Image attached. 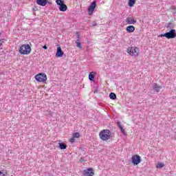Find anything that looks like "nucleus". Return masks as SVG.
Returning a JSON list of instances; mask_svg holds the SVG:
<instances>
[{
    "instance_id": "1",
    "label": "nucleus",
    "mask_w": 176,
    "mask_h": 176,
    "mask_svg": "<svg viewBox=\"0 0 176 176\" xmlns=\"http://www.w3.org/2000/svg\"><path fill=\"white\" fill-rule=\"evenodd\" d=\"M111 135L112 133L109 129H103L99 133V137L102 141H108V140H111Z\"/></svg>"
},
{
    "instance_id": "2",
    "label": "nucleus",
    "mask_w": 176,
    "mask_h": 176,
    "mask_svg": "<svg viewBox=\"0 0 176 176\" xmlns=\"http://www.w3.org/2000/svg\"><path fill=\"white\" fill-rule=\"evenodd\" d=\"M160 38H166V39H174L176 38L175 29H170L169 32L159 35Z\"/></svg>"
},
{
    "instance_id": "3",
    "label": "nucleus",
    "mask_w": 176,
    "mask_h": 176,
    "mask_svg": "<svg viewBox=\"0 0 176 176\" xmlns=\"http://www.w3.org/2000/svg\"><path fill=\"white\" fill-rule=\"evenodd\" d=\"M19 53L21 54H30L31 53V46L24 44L19 47Z\"/></svg>"
},
{
    "instance_id": "4",
    "label": "nucleus",
    "mask_w": 176,
    "mask_h": 176,
    "mask_svg": "<svg viewBox=\"0 0 176 176\" xmlns=\"http://www.w3.org/2000/svg\"><path fill=\"white\" fill-rule=\"evenodd\" d=\"M127 53L129 56H135V57H137L139 55L140 49L137 47H129L127 48Z\"/></svg>"
},
{
    "instance_id": "5",
    "label": "nucleus",
    "mask_w": 176,
    "mask_h": 176,
    "mask_svg": "<svg viewBox=\"0 0 176 176\" xmlns=\"http://www.w3.org/2000/svg\"><path fill=\"white\" fill-rule=\"evenodd\" d=\"M36 82H46L47 80V76L45 73H40L34 76Z\"/></svg>"
},
{
    "instance_id": "6",
    "label": "nucleus",
    "mask_w": 176,
    "mask_h": 176,
    "mask_svg": "<svg viewBox=\"0 0 176 176\" xmlns=\"http://www.w3.org/2000/svg\"><path fill=\"white\" fill-rule=\"evenodd\" d=\"M131 160L133 166H138L141 163V157L138 155H133Z\"/></svg>"
},
{
    "instance_id": "7",
    "label": "nucleus",
    "mask_w": 176,
    "mask_h": 176,
    "mask_svg": "<svg viewBox=\"0 0 176 176\" xmlns=\"http://www.w3.org/2000/svg\"><path fill=\"white\" fill-rule=\"evenodd\" d=\"M97 6V1H94L91 5L89 6L88 8V12L89 16H91V14H93V12H94V10L96 9Z\"/></svg>"
},
{
    "instance_id": "8",
    "label": "nucleus",
    "mask_w": 176,
    "mask_h": 176,
    "mask_svg": "<svg viewBox=\"0 0 176 176\" xmlns=\"http://www.w3.org/2000/svg\"><path fill=\"white\" fill-rule=\"evenodd\" d=\"M82 174L84 176H93L94 175V169L93 168H88L83 170Z\"/></svg>"
},
{
    "instance_id": "9",
    "label": "nucleus",
    "mask_w": 176,
    "mask_h": 176,
    "mask_svg": "<svg viewBox=\"0 0 176 176\" xmlns=\"http://www.w3.org/2000/svg\"><path fill=\"white\" fill-rule=\"evenodd\" d=\"M56 57H63L64 56V52L61 50V47L58 45L57 47L56 53Z\"/></svg>"
},
{
    "instance_id": "10",
    "label": "nucleus",
    "mask_w": 176,
    "mask_h": 176,
    "mask_svg": "<svg viewBox=\"0 0 176 176\" xmlns=\"http://www.w3.org/2000/svg\"><path fill=\"white\" fill-rule=\"evenodd\" d=\"M36 3L39 6H46L47 5V0H36Z\"/></svg>"
},
{
    "instance_id": "11",
    "label": "nucleus",
    "mask_w": 176,
    "mask_h": 176,
    "mask_svg": "<svg viewBox=\"0 0 176 176\" xmlns=\"http://www.w3.org/2000/svg\"><path fill=\"white\" fill-rule=\"evenodd\" d=\"M161 89H162V87L157 85V83L155 82L153 85V90L154 91H156V93H159Z\"/></svg>"
},
{
    "instance_id": "12",
    "label": "nucleus",
    "mask_w": 176,
    "mask_h": 176,
    "mask_svg": "<svg viewBox=\"0 0 176 176\" xmlns=\"http://www.w3.org/2000/svg\"><path fill=\"white\" fill-rule=\"evenodd\" d=\"M126 32H129V34H131V32H134V31H135V27H134V25H130L126 27Z\"/></svg>"
},
{
    "instance_id": "13",
    "label": "nucleus",
    "mask_w": 176,
    "mask_h": 176,
    "mask_svg": "<svg viewBox=\"0 0 176 176\" xmlns=\"http://www.w3.org/2000/svg\"><path fill=\"white\" fill-rule=\"evenodd\" d=\"M127 24H135L137 23V20H135L134 18L127 17L126 20Z\"/></svg>"
},
{
    "instance_id": "14",
    "label": "nucleus",
    "mask_w": 176,
    "mask_h": 176,
    "mask_svg": "<svg viewBox=\"0 0 176 176\" xmlns=\"http://www.w3.org/2000/svg\"><path fill=\"white\" fill-rule=\"evenodd\" d=\"M58 9H59L60 12H67V10H68V7L64 3L61 6H59Z\"/></svg>"
},
{
    "instance_id": "15",
    "label": "nucleus",
    "mask_w": 176,
    "mask_h": 176,
    "mask_svg": "<svg viewBox=\"0 0 176 176\" xmlns=\"http://www.w3.org/2000/svg\"><path fill=\"white\" fill-rule=\"evenodd\" d=\"M117 126L120 129L121 133H122L124 135H126V131H124V129H123V126H122V124H120V122H117Z\"/></svg>"
},
{
    "instance_id": "16",
    "label": "nucleus",
    "mask_w": 176,
    "mask_h": 176,
    "mask_svg": "<svg viewBox=\"0 0 176 176\" xmlns=\"http://www.w3.org/2000/svg\"><path fill=\"white\" fill-rule=\"evenodd\" d=\"M95 75H96V72H91L89 73V79L90 82H94V78L96 76Z\"/></svg>"
},
{
    "instance_id": "17",
    "label": "nucleus",
    "mask_w": 176,
    "mask_h": 176,
    "mask_svg": "<svg viewBox=\"0 0 176 176\" xmlns=\"http://www.w3.org/2000/svg\"><path fill=\"white\" fill-rule=\"evenodd\" d=\"M58 148L63 151L64 149H67V144L64 142H60L59 143V146H58Z\"/></svg>"
},
{
    "instance_id": "18",
    "label": "nucleus",
    "mask_w": 176,
    "mask_h": 176,
    "mask_svg": "<svg viewBox=\"0 0 176 176\" xmlns=\"http://www.w3.org/2000/svg\"><path fill=\"white\" fill-rule=\"evenodd\" d=\"M137 0H129L128 5L129 8H133L135 5Z\"/></svg>"
},
{
    "instance_id": "19",
    "label": "nucleus",
    "mask_w": 176,
    "mask_h": 176,
    "mask_svg": "<svg viewBox=\"0 0 176 176\" xmlns=\"http://www.w3.org/2000/svg\"><path fill=\"white\" fill-rule=\"evenodd\" d=\"M76 47H78L79 49H82L83 47H82V43H80V40L77 39L76 41Z\"/></svg>"
},
{
    "instance_id": "20",
    "label": "nucleus",
    "mask_w": 176,
    "mask_h": 176,
    "mask_svg": "<svg viewBox=\"0 0 176 176\" xmlns=\"http://www.w3.org/2000/svg\"><path fill=\"white\" fill-rule=\"evenodd\" d=\"M109 98L111 100H116V94H115L113 92H111L109 94Z\"/></svg>"
},
{
    "instance_id": "21",
    "label": "nucleus",
    "mask_w": 176,
    "mask_h": 176,
    "mask_svg": "<svg viewBox=\"0 0 176 176\" xmlns=\"http://www.w3.org/2000/svg\"><path fill=\"white\" fill-rule=\"evenodd\" d=\"M166 28H168L169 30H173V28H174V23H173L171 22L167 23Z\"/></svg>"
},
{
    "instance_id": "22",
    "label": "nucleus",
    "mask_w": 176,
    "mask_h": 176,
    "mask_svg": "<svg viewBox=\"0 0 176 176\" xmlns=\"http://www.w3.org/2000/svg\"><path fill=\"white\" fill-rule=\"evenodd\" d=\"M56 3L58 6H60L61 5H63L64 1L63 0H56Z\"/></svg>"
},
{
    "instance_id": "23",
    "label": "nucleus",
    "mask_w": 176,
    "mask_h": 176,
    "mask_svg": "<svg viewBox=\"0 0 176 176\" xmlns=\"http://www.w3.org/2000/svg\"><path fill=\"white\" fill-rule=\"evenodd\" d=\"M80 137V133H79L78 132H76L73 133L74 138H79Z\"/></svg>"
},
{
    "instance_id": "24",
    "label": "nucleus",
    "mask_w": 176,
    "mask_h": 176,
    "mask_svg": "<svg viewBox=\"0 0 176 176\" xmlns=\"http://www.w3.org/2000/svg\"><path fill=\"white\" fill-rule=\"evenodd\" d=\"M157 168H163L164 167V164L163 163H158L156 166Z\"/></svg>"
},
{
    "instance_id": "25",
    "label": "nucleus",
    "mask_w": 176,
    "mask_h": 176,
    "mask_svg": "<svg viewBox=\"0 0 176 176\" xmlns=\"http://www.w3.org/2000/svg\"><path fill=\"white\" fill-rule=\"evenodd\" d=\"M5 38H2L0 40V49H2V45H3V43H5Z\"/></svg>"
},
{
    "instance_id": "26",
    "label": "nucleus",
    "mask_w": 176,
    "mask_h": 176,
    "mask_svg": "<svg viewBox=\"0 0 176 176\" xmlns=\"http://www.w3.org/2000/svg\"><path fill=\"white\" fill-rule=\"evenodd\" d=\"M32 10H33V14H35V12H38V7L36 6H34L33 8H32ZM35 11V12H34Z\"/></svg>"
},
{
    "instance_id": "27",
    "label": "nucleus",
    "mask_w": 176,
    "mask_h": 176,
    "mask_svg": "<svg viewBox=\"0 0 176 176\" xmlns=\"http://www.w3.org/2000/svg\"><path fill=\"white\" fill-rule=\"evenodd\" d=\"M172 10L173 16H176V7H173Z\"/></svg>"
},
{
    "instance_id": "28",
    "label": "nucleus",
    "mask_w": 176,
    "mask_h": 176,
    "mask_svg": "<svg viewBox=\"0 0 176 176\" xmlns=\"http://www.w3.org/2000/svg\"><path fill=\"white\" fill-rule=\"evenodd\" d=\"M76 38L78 41H80V34H79V32H76Z\"/></svg>"
},
{
    "instance_id": "29",
    "label": "nucleus",
    "mask_w": 176,
    "mask_h": 176,
    "mask_svg": "<svg viewBox=\"0 0 176 176\" xmlns=\"http://www.w3.org/2000/svg\"><path fill=\"white\" fill-rule=\"evenodd\" d=\"M69 142H71L72 144H74V142H75V138H74V136L69 139Z\"/></svg>"
},
{
    "instance_id": "30",
    "label": "nucleus",
    "mask_w": 176,
    "mask_h": 176,
    "mask_svg": "<svg viewBox=\"0 0 176 176\" xmlns=\"http://www.w3.org/2000/svg\"><path fill=\"white\" fill-rule=\"evenodd\" d=\"M97 25V22L93 21L92 22V27H96Z\"/></svg>"
},
{
    "instance_id": "31",
    "label": "nucleus",
    "mask_w": 176,
    "mask_h": 176,
    "mask_svg": "<svg viewBox=\"0 0 176 176\" xmlns=\"http://www.w3.org/2000/svg\"><path fill=\"white\" fill-rule=\"evenodd\" d=\"M0 176H6V174L3 173L2 171H0Z\"/></svg>"
},
{
    "instance_id": "32",
    "label": "nucleus",
    "mask_w": 176,
    "mask_h": 176,
    "mask_svg": "<svg viewBox=\"0 0 176 176\" xmlns=\"http://www.w3.org/2000/svg\"><path fill=\"white\" fill-rule=\"evenodd\" d=\"M43 49H45V50H47V45H45L43 47Z\"/></svg>"
},
{
    "instance_id": "33",
    "label": "nucleus",
    "mask_w": 176,
    "mask_h": 176,
    "mask_svg": "<svg viewBox=\"0 0 176 176\" xmlns=\"http://www.w3.org/2000/svg\"><path fill=\"white\" fill-rule=\"evenodd\" d=\"M94 93H98V89L97 88L95 89Z\"/></svg>"
},
{
    "instance_id": "34",
    "label": "nucleus",
    "mask_w": 176,
    "mask_h": 176,
    "mask_svg": "<svg viewBox=\"0 0 176 176\" xmlns=\"http://www.w3.org/2000/svg\"><path fill=\"white\" fill-rule=\"evenodd\" d=\"M80 160H81V162H85V158L82 157Z\"/></svg>"
},
{
    "instance_id": "35",
    "label": "nucleus",
    "mask_w": 176,
    "mask_h": 176,
    "mask_svg": "<svg viewBox=\"0 0 176 176\" xmlns=\"http://www.w3.org/2000/svg\"><path fill=\"white\" fill-rule=\"evenodd\" d=\"M47 3H48L49 5H52V2H50V1H47Z\"/></svg>"
},
{
    "instance_id": "36",
    "label": "nucleus",
    "mask_w": 176,
    "mask_h": 176,
    "mask_svg": "<svg viewBox=\"0 0 176 176\" xmlns=\"http://www.w3.org/2000/svg\"><path fill=\"white\" fill-rule=\"evenodd\" d=\"M0 35H1V33L0 32Z\"/></svg>"
}]
</instances>
